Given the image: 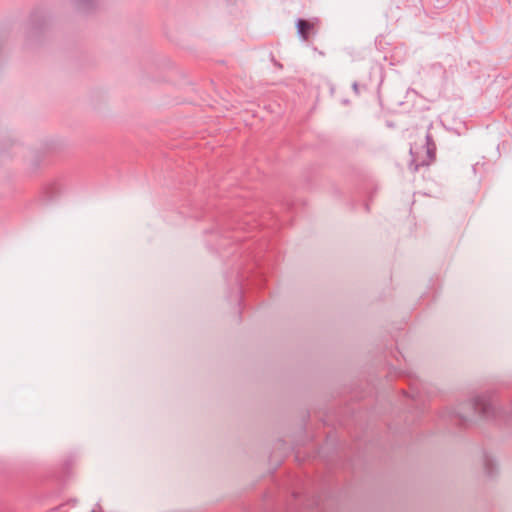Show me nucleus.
Wrapping results in <instances>:
<instances>
[{"mask_svg":"<svg viewBox=\"0 0 512 512\" xmlns=\"http://www.w3.org/2000/svg\"><path fill=\"white\" fill-rule=\"evenodd\" d=\"M410 152L413 156L416 168L428 165L434 159V147L429 142L428 137L422 139L419 144L412 146Z\"/></svg>","mask_w":512,"mask_h":512,"instance_id":"f257e3e1","label":"nucleus"},{"mask_svg":"<svg viewBox=\"0 0 512 512\" xmlns=\"http://www.w3.org/2000/svg\"><path fill=\"white\" fill-rule=\"evenodd\" d=\"M297 27H298V33L300 34V36L304 40H306L308 38L309 32L313 29V24L308 21H305V20H299Z\"/></svg>","mask_w":512,"mask_h":512,"instance_id":"f03ea898","label":"nucleus"}]
</instances>
